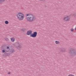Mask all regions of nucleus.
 <instances>
[{"instance_id": "5", "label": "nucleus", "mask_w": 76, "mask_h": 76, "mask_svg": "<svg viewBox=\"0 0 76 76\" xmlns=\"http://www.w3.org/2000/svg\"><path fill=\"white\" fill-rule=\"evenodd\" d=\"M69 53L70 54H71L72 55H76V52L75 51V50L73 49H71Z\"/></svg>"}, {"instance_id": "3", "label": "nucleus", "mask_w": 76, "mask_h": 76, "mask_svg": "<svg viewBox=\"0 0 76 76\" xmlns=\"http://www.w3.org/2000/svg\"><path fill=\"white\" fill-rule=\"evenodd\" d=\"M18 19L20 20H22L25 18V15L22 12L18 13L17 15Z\"/></svg>"}, {"instance_id": "8", "label": "nucleus", "mask_w": 76, "mask_h": 76, "mask_svg": "<svg viewBox=\"0 0 76 76\" xmlns=\"http://www.w3.org/2000/svg\"><path fill=\"white\" fill-rule=\"evenodd\" d=\"M55 44H56L58 45L60 44V42L59 41H55Z\"/></svg>"}, {"instance_id": "15", "label": "nucleus", "mask_w": 76, "mask_h": 76, "mask_svg": "<svg viewBox=\"0 0 76 76\" xmlns=\"http://www.w3.org/2000/svg\"><path fill=\"white\" fill-rule=\"evenodd\" d=\"M2 53H5L6 50H2Z\"/></svg>"}, {"instance_id": "13", "label": "nucleus", "mask_w": 76, "mask_h": 76, "mask_svg": "<svg viewBox=\"0 0 76 76\" xmlns=\"http://www.w3.org/2000/svg\"><path fill=\"white\" fill-rule=\"evenodd\" d=\"M5 1V0H0V3L1 2H4Z\"/></svg>"}, {"instance_id": "7", "label": "nucleus", "mask_w": 76, "mask_h": 76, "mask_svg": "<svg viewBox=\"0 0 76 76\" xmlns=\"http://www.w3.org/2000/svg\"><path fill=\"white\" fill-rule=\"evenodd\" d=\"M10 40L12 42H14L15 40V39L14 37H12L10 38Z\"/></svg>"}, {"instance_id": "6", "label": "nucleus", "mask_w": 76, "mask_h": 76, "mask_svg": "<svg viewBox=\"0 0 76 76\" xmlns=\"http://www.w3.org/2000/svg\"><path fill=\"white\" fill-rule=\"evenodd\" d=\"M15 47L17 49H19L20 48H21V47L19 43H17L16 45L15 46Z\"/></svg>"}, {"instance_id": "2", "label": "nucleus", "mask_w": 76, "mask_h": 76, "mask_svg": "<svg viewBox=\"0 0 76 76\" xmlns=\"http://www.w3.org/2000/svg\"><path fill=\"white\" fill-rule=\"evenodd\" d=\"M32 30L28 31L27 32V34L28 35H30L31 37H32L33 38H35L37 37V32L35 31L33 33V34H32Z\"/></svg>"}, {"instance_id": "9", "label": "nucleus", "mask_w": 76, "mask_h": 76, "mask_svg": "<svg viewBox=\"0 0 76 76\" xmlns=\"http://www.w3.org/2000/svg\"><path fill=\"white\" fill-rule=\"evenodd\" d=\"M3 47H5V48H7V49H9V47L7 46L6 48V45H3Z\"/></svg>"}, {"instance_id": "18", "label": "nucleus", "mask_w": 76, "mask_h": 76, "mask_svg": "<svg viewBox=\"0 0 76 76\" xmlns=\"http://www.w3.org/2000/svg\"><path fill=\"white\" fill-rule=\"evenodd\" d=\"M23 29H22V31L23 30Z\"/></svg>"}, {"instance_id": "11", "label": "nucleus", "mask_w": 76, "mask_h": 76, "mask_svg": "<svg viewBox=\"0 0 76 76\" xmlns=\"http://www.w3.org/2000/svg\"><path fill=\"white\" fill-rule=\"evenodd\" d=\"M68 76H75V75L72 74H70L68 75Z\"/></svg>"}, {"instance_id": "1", "label": "nucleus", "mask_w": 76, "mask_h": 76, "mask_svg": "<svg viewBox=\"0 0 76 76\" xmlns=\"http://www.w3.org/2000/svg\"><path fill=\"white\" fill-rule=\"evenodd\" d=\"M26 20L27 21L31 22L34 21L35 19V16L32 14H27L26 15Z\"/></svg>"}, {"instance_id": "14", "label": "nucleus", "mask_w": 76, "mask_h": 76, "mask_svg": "<svg viewBox=\"0 0 76 76\" xmlns=\"http://www.w3.org/2000/svg\"><path fill=\"white\" fill-rule=\"evenodd\" d=\"M75 29H73V28H72L71 29V32H73V31H74Z\"/></svg>"}, {"instance_id": "16", "label": "nucleus", "mask_w": 76, "mask_h": 76, "mask_svg": "<svg viewBox=\"0 0 76 76\" xmlns=\"http://www.w3.org/2000/svg\"><path fill=\"white\" fill-rule=\"evenodd\" d=\"M5 40L7 41H9V39H6Z\"/></svg>"}, {"instance_id": "10", "label": "nucleus", "mask_w": 76, "mask_h": 76, "mask_svg": "<svg viewBox=\"0 0 76 76\" xmlns=\"http://www.w3.org/2000/svg\"><path fill=\"white\" fill-rule=\"evenodd\" d=\"M9 21H5V23L6 24V25H7L8 24H9Z\"/></svg>"}, {"instance_id": "17", "label": "nucleus", "mask_w": 76, "mask_h": 76, "mask_svg": "<svg viewBox=\"0 0 76 76\" xmlns=\"http://www.w3.org/2000/svg\"><path fill=\"white\" fill-rule=\"evenodd\" d=\"M8 74H10V72H8Z\"/></svg>"}, {"instance_id": "12", "label": "nucleus", "mask_w": 76, "mask_h": 76, "mask_svg": "<svg viewBox=\"0 0 76 76\" xmlns=\"http://www.w3.org/2000/svg\"><path fill=\"white\" fill-rule=\"evenodd\" d=\"M14 51H15V50L13 49H12L11 50V53H13Z\"/></svg>"}, {"instance_id": "4", "label": "nucleus", "mask_w": 76, "mask_h": 76, "mask_svg": "<svg viewBox=\"0 0 76 76\" xmlns=\"http://www.w3.org/2000/svg\"><path fill=\"white\" fill-rule=\"evenodd\" d=\"M63 20H64V21H69V20H70V17L68 15L64 16L63 18Z\"/></svg>"}]
</instances>
